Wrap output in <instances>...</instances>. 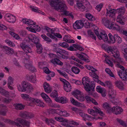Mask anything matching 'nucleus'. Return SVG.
Returning a JSON list of instances; mask_svg holds the SVG:
<instances>
[{"mask_svg": "<svg viewBox=\"0 0 127 127\" xmlns=\"http://www.w3.org/2000/svg\"><path fill=\"white\" fill-rule=\"evenodd\" d=\"M17 87L19 91L22 92L27 91L28 93H30L33 89L30 83L25 81H23L21 83V85H19Z\"/></svg>", "mask_w": 127, "mask_h": 127, "instance_id": "f257e3e1", "label": "nucleus"}, {"mask_svg": "<svg viewBox=\"0 0 127 127\" xmlns=\"http://www.w3.org/2000/svg\"><path fill=\"white\" fill-rule=\"evenodd\" d=\"M82 83L84 86V89L87 91H90L91 89L93 91H95V84L92 83L90 85V81L88 79H86L85 77H84L82 79ZM91 82V83H92Z\"/></svg>", "mask_w": 127, "mask_h": 127, "instance_id": "f03ea898", "label": "nucleus"}, {"mask_svg": "<svg viewBox=\"0 0 127 127\" xmlns=\"http://www.w3.org/2000/svg\"><path fill=\"white\" fill-rule=\"evenodd\" d=\"M117 66L119 68H120L122 71H119L118 72V74L120 78L123 80L127 81V69L125 70V68L123 66L119 64H117Z\"/></svg>", "mask_w": 127, "mask_h": 127, "instance_id": "7ed1b4c3", "label": "nucleus"}, {"mask_svg": "<svg viewBox=\"0 0 127 127\" xmlns=\"http://www.w3.org/2000/svg\"><path fill=\"white\" fill-rule=\"evenodd\" d=\"M17 122L10 121V122H9V123L12 124L16 125L17 126H20L21 125H20L19 124H21L23 125H25L28 127H29L30 122L25 120H23L21 118H18L17 119Z\"/></svg>", "mask_w": 127, "mask_h": 127, "instance_id": "20e7f679", "label": "nucleus"}, {"mask_svg": "<svg viewBox=\"0 0 127 127\" xmlns=\"http://www.w3.org/2000/svg\"><path fill=\"white\" fill-rule=\"evenodd\" d=\"M59 3V5L57 7H55L54 9L59 11L64 12V14L68 16V12L66 11L67 7L66 5L63 2H60Z\"/></svg>", "mask_w": 127, "mask_h": 127, "instance_id": "39448f33", "label": "nucleus"}, {"mask_svg": "<svg viewBox=\"0 0 127 127\" xmlns=\"http://www.w3.org/2000/svg\"><path fill=\"white\" fill-rule=\"evenodd\" d=\"M20 115L21 117L26 119H31L33 117V114L27 111L21 112Z\"/></svg>", "mask_w": 127, "mask_h": 127, "instance_id": "423d86ee", "label": "nucleus"}, {"mask_svg": "<svg viewBox=\"0 0 127 127\" xmlns=\"http://www.w3.org/2000/svg\"><path fill=\"white\" fill-rule=\"evenodd\" d=\"M8 22L11 23H14L15 22L16 19L14 16L9 14H5L4 16Z\"/></svg>", "mask_w": 127, "mask_h": 127, "instance_id": "0eeeda50", "label": "nucleus"}, {"mask_svg": "<svg viewBox=\"0 0 127 127\" xmlns=\"http://www.w3.org/2000/svg\"><path fill=\"white\" fill-rule=\"evenodd\" d=\"M80 92L79 90H76L73 92L72 93V95H74L78 100L82 101H84L85 99L84 97L82 96L80 97L78 96V95H80Z\"/></svg>", "mask_w": 127, "mask_h": 127, "instance_id": "6e6552de", "label": "nucleus"}, {"mask_svg": "<svg viewBox=\"0 0 127 127\" xmlns=\"http://www.w3.org/2000/svg\"><path fill=\"white\" fill-rule=\"evenodd\" d=\"M20 46L26 53H28L31 52V50L30 47L26 45L25 42H23L21 43Z\"/></svg>", "mask_w": 127, "mask_h": 127, "instance_id": "1a4fd4ad", "label": "nucleus"}, {"mask_svg": "<svg viewBox=\"0 0 127 127\" xmlns=\"http://www.w3.org/2000/svg\"><path fill=\"white\" fill-rule=\"evenodd\" d=\"M30 101L31 102L35 103L36 104V105L37 106L42 107L44 106V103L39 100L32 98H30Z\"/></svg>", "mask_w": 127, "mask_h": 127, "instance_id": "9d476101", "label": "nucleus"}, {"mask_svg": "<svg viewBox=\"0 0 127 127\" xmlns=\"http://www.w3.org/2000/svg\"><path fill=\"white\" fill-rule=\"evenodd\" d=\"M107 28L110 29H112L116 30L119 32L121 28L119 26L117 25L114 22L112 23L111 24H110Z\"/></svg>", "mask_w": 127, "mask_h": 127, "instance_id": "9b49d317", "label": "nucleus"}, {"mask_svg": "<svg viewBox=\"0 0 127 127\" xmlns=\"http://www.w3.org/2000/svg\"><path fill=\"white\" fill-rule=\"evenodd\" d=\"M109 38L110 40H107V42L108 43H114L116 42V38L117 37V34H115L114 35H112L111 33H109L108 34Z\"/></svg>", "mask_w": 127, "mask_h": 127, "instance_id": "f8f14e48", "label": "nucleus"}, {"mask_svg": "<svg viewBox=\"0 0 127 127\" xmlns=\"http://www.w3.org/2000/svg\"><path fill=\"white\" fill-rule=\"evenodd\" d=\"M49 1L50 5L54 8L59 5L60 2H63L61 0H50Z\"/></svg>", "mask_w": 127, "mask_h": 127, "instance_id": "ddd939ff", "label": "nucleus"}, {"mask_svg": "<svg viewBox=\"0 0 127 127\" xmlns=\"http://www.w3.org/2000/svg\"><path fill=\"white\" fill-rule=\"evenodd\" d=\"M3 50L5 53L7 54H12L14 53V51L13 49L8 47L6 46H4L3 47Z\"/></svg>", "mask_w": 127, "mask_h": 127, "instance_id": "4468645a", "label": "nucleus"}, {"mask_svg": "<svg viewBox=\"0 0 127 127\" xmlns=\"http://www.w3.org/2000/svg\"><path fill=\"white\" fill-rule=\"evenodd\" d=\"M98 38L100 40L102 39L104 42H107L108 40V37L107 34L105 33L103 34L102 32L100 33V35L98 37Z\"/></svg>", "mask_w": 127, "mask_h": 127, "instance_id": "2eb2a0df", "label": "nucleus"}, {"mask_svg": "<svg viewBox=\"0 0 127 127\" xmlns=\"http://www.w3.org/2000/svg\"><path fill=\"white\" fill-rule=\"evenodd\" d=\"M27 80L34 83H36V79L35 76H27Z\"/></svg>", "mask_w": 127, "mask_h": 127, "instance_id": "dca6fc26", "label": "nucleus"}, {"mask_svg": "<svg viewBox=\"0 0 127 127\" xmlns=\"http://www.w3.org/2000/svg\"><path fill=\"white\" fill-rule=\"evenodd\" d=\"M50 62L54 64H56L61 66L63 64V63L59 59L56 58H55L54 59L51 60Z\"/></svg>", "mask_w": 127, "mask_h": 127, "instance_id": "f3484780", "label": "nucleus"}, {"mask_svg": "<svg viewBox=\"0 0 127 127\" xmlns=\"http://www.w3.org/2000/svg\"><path fill=\"white\" fill-rule=\"evenodd\" d=\"M116 86L119 89L122 90L124 89V84L123 82L120 81H117L115 82Z\"/></svg>", "mask_w": 127, "mask_h": 127, "instance_id": "a211bd4d", "label": "nucleus"}, {"mask_svg": "<svg viewBox=\"0 0 127 127\" xmlns=\"http://www.w3.org/2000/svg\"><path fill=\"white\" fill-rule=\"evenodd\" d=\"M123 111V109L121 107L118 106L115 107L114 114L116 115L121 114Z\"/></svg>", "mask_w": 127, "mask_h": 127, "instance_id": "6ab92c4d", "label": "nucleus"}, {"mask_svg": "<svg viewBox=\"0 0 127 127\" xmlns=\"http://www.w3.org/2000/svg\"><path fill=\"white\" fill-rule=\"evenodd\" d=\"M25 66L27 69L29 70L32 72L35 71L36 70L35 67L33 66L32 64H26Z\"/></svg>", "mask_w": 127, "mask_h": 127, "instance_id": "aec40b11", "label": "nucleus"}, {"mask_svg": "<svg viewBox=\"0 0 127 127\" xmlns=\"http://www.w3.org/2000/svg\"><path fill=\"white\" fill-rule=\"evenodd\" d=\"M102 23L105 26L107 27L110 23V21L107 18L105 17L102 18Z\"/></svg>", "mask_w": 127, "mask_h": 127, "instance_id": "412c9836", "label": "nucleus"}, {"mask_svg": "<svg viewBox=\"0 0 127 127\" xmlns=\"http://www.w3.org/2000/svg\"><path fill=\"white\" fill-rule=\"evenodd\" d=\"M30 40L32 42L34 43L35 44H37L39 43V40L37 37L35 36L34 37L32 36L31 38H29Z\"/></svg>", "mask_w": 127, "mask_h": 127, "instance_id": "4be33fe9", "label": "nucleus"}, {"mask_svg": "<svg viewBox=\"0 0 127 127\" xmlns=\"http://www.w3.org/2000/svg\"><path fill=\"white\" fill-rule=\"evenodd\" d=\"M14 106L15 107V108L18 110H21L24 108L25 106L21 104H14Z\"/></svg>", "mask_w": 127, "mask_h": 127, "instance_id": "5701e85b", "label": "nucleus"}, {"mask_svg": "<svg viewBox=\"0 0 127 127\" xmlns=\"http://www.w3.org/2000/svg\"><path fill=\"white\" fill-rule=\"evenodd\" d=\"M35 26L36 28L35 29L34 28H28V27H27L26 29H28V28H29L30 29V30H31V31L32 32L34 33L36 32V31L38 32L40 31V28L37 25H35Z\"/></svg>", "mask_w": 127, "mask_h": 127, "instance_id": "b1692460", "label": "nucleus"}, {"mask_svg": "<svg viewBox=\"0 0 127 127\" xmlns=\"http://www.w3.org/2000/svg\"><path fill=\"white\" fill-rule=\"evenodd\" d=\"M64 90L67 92H68L71 91V87L69 83L66 85H64Z\"/></svg>", "mask_w": 127, "mask_h": 127, "instance_id": "393cba45", "label": "nucleus"}, {"mask_svg": "<svg viewBox=\"0 0 127 127\" xmlns=\"http://www.w3.org/2000/svg\"><path fill=\"white\" fill-rule=\"evenodd\" d=\"M86 17L90 21H93L95 20V18L90 13H87L86 15Z\"/></svg>", "mask_w": 127, "mask_h": 127, "instance_id": "a878e982", "label": "nucleus"}, {"mask_svg": "<svg viewBox=\"0 0 127 127\" xmlns=\"http://www.w3.org/2000/svg\"><path fill=\"white\" fill-rule=\"evenodd\" d=\"M72 71L75 74H78L80 72V69L77 67L73 66L71 68Z\"/></svg>", "mask_w": 127, "mask_h": 127, "instance_id": "bb28decb", "label": "nucleus"}, {"mask_svg": "<svg viewBox=\"0 0 127 127\" xmlns=\"http://www.w3.org/2000/svg\"><path fill=\"white\" fill-rule=\"evenodd\" d=\"M79 21L77 20L73 24V27L74 29L76 30V29H81L80 26L79 25Z\"/></svg>", "mask_w": 127, "mask_h": 127, "instance_id": "cd10ccee", "label": "nucleus"}, {"mask_svg": "<svg viewBox=\"0 0 127 127\" xmlns=\"http://www.w3.org/2000/svg\"><path fill=\"white\" fill-rule=\"evenodd\" d=\"M77 6L81 10L83 11L84 9L85 8V6L83 4L80 2H78L77 3Z\"/></svg>", "mask_w": 127, "mask_h": 127, "instance_id": "c85d7f7f", "label": "nucleus"}, {"mask_svg": "<svg viewBox=\"0 0 127 127\" xmlns=\"http://www.w3.org/2000/svg\"><path fill=\"white\" fill-rule=\"evenodd\" d=\"M70 100L71 103L74 105L76 106H80L81 103L77 101H76L73 98H71Z\"/></svg>", "mask_w": 127, "mask_h": 127, "instance_id": "c756f323", "label": "nucleus"}, {"mask_svg": "<svg viewBox=\"0 0 127 127\" xmlns=\"http://www.w3.org/2000/svg\"><path fill=\"white\" fill-rule=\"evenodd\" d=\"M72 46L76 48L77 50H78L81 51H83L84 50V49L82 47L79 45H78L75 44H73Z\"/></svg>", "mask_w": 127, "mask_h": 127, "instance_id": "7c9ffc66", "label": "nucleus"}, {"mask_svg": "<svg viewBox=\"0 0 127 127\" xmlns=\"http://www.w3.org/2000/svg\"><path fill=\"white\" fill-rule=\"evenodd\" d=\"M0 93L3 95L6 96H7L9 95V92H6L5 90L3 89L0 86Z\"/></svg>", "mask_w": 127, "mask_h": 127, "instance_id": "2f4dec72", "label": "nucleus"}, {"mask_svg": "<svg viewBox=\"0 0 127 127\" xmlns=\"http://www.w3.org/2000/svg\"><path fill=\"white\" fill-rule=\"evenodd\" d=\"M94 108L95 109L94 111L95 112L96 114H97V113H98L101 116H102V115L103 114V113L100 110V108H99V110L97 108L95 107H94Z\"/></svg>", "mask_w": 127, "mask_h": 127, "instance_id": "473e14b6", "label": "nucleus"}, {"mask_svg": "<svg viewBox=\"0 0 127 127\" xmlns=\"http://www.w3.org/2000/svg\"><path fill=\"white\" fill-rule=\"evenodd\" d=\"M3 107H5V105L3 104L0 105V114L4 116L5 115V112L4 111H2V109Z\"/></svg>", "mask_w": 127, "mask_h": 127, "instance_id": "72a5a7b5", "label": "nucleus"}, {"mask_svg": "<svg viewBox=\"0 0 127 127\" xmlns=\"http://www.w3.org/2000/svg\"><path fill=\"white\" fill-rule=\"evenodd\" d=\"M50 96L53 98L58 97V95L57 92L56 90H54L50 94Z\"/></svg>", "mask_w": 127, "mask_h": 127, "instance_id": "f704fd0d", "label": "nucleus"}, {"mask_svg": "<svg viewBox=\"0 0 127 127\" xmlns=\"http://www.w3.org/2000/svg\"><path fill=\"white\" fill-rule=\"evenodd\" d=\"M109 97L110 98L114 99L115 98V95L114 92L112 90H110L109 91Z\"/></svg>", "mask_w": 127, "mask_h": 127, "instance_id": "c9c22d12", "label": "nucleus"}, {"mask_svg": "<svg viewBox=\"0 0 127 127\" xmlns=\"http://www.w3.org/2000/svg\"><path fill=\"white\" fill-rule=\"evenodd\" d=\"M116 12H118L121 14H124L125 13L124 8H121L118 9L116 10Z\"/></svg>", "mask_w": 127, "mask_h": 127, "instance_id": "e433bc0d", "label": "nucleus"}, {"mask_svg": "<svg viewBox=\"0 0 127 127\" xmlns=\"http://www.w3.org/2000/svg\"><path fill=\"white\" fill-rule=\"evenodd\" d=\"M59 44L62 47L65 48H68L69 47V45L66 42H63V43L60 42L59 43Z\"/></svg>", "mask_w": 127, "mask_h": 127, "instance_id": "4c0bfd02", "label": "nucleus"}, {"mask_svg": "<svg viewBox=\"0 0 127 127\" xmlns=\"http://www.w3.org/2000/svg\"><path fill=\"white\" fill-rule=\"evenodd\" d=\"M113 54L112 56L116 58H119L120 56L119 53L118 51L114 52L112 53Z\"/></svg>", "mask_w": 127, "mask_h": 127, "instance_id": "58836bf2", "label": "nucleus"}, {"mask_svg": "<svg viewBox=\"0 0 127 127\" xmlns=\"http://www.w3.org/2000/svg\"><path fill=\"white\" fill-rule=\"evenodd\" d=\"M41 36L45 41L49 42L52 41V40L50 38L47 37L44 34L41 35Z\"/></svg>", "mask_w": 127, "mask_h": 127, "instance_id": "ea45409f", "label": "nucleus"}, {"mask_svg": "<svg viewBox=\"0 0 127 127\" xmlns=\"http://www.w3.org/2000/svg\"><path fill=\"white\" fill-rule=\"evenodd\" d=\"M68 100L65 97H61L60 98V102L62 103H66L67 102Z\"/></svg>", "mask_w": 127, "mask_h": 127, "instance_id": "a19ab883", "label": "nucleus"}, {"mask_svg": "<svg viewBox=\"0 0 127 127\" xmlns=\"http://www.w3.org/2000/svg\"><path fill=\"white\" fill-rule=\"evenodd\" d=\"M60 112H61L60 114L61 115H62L63 116L67 117L69 116V114L67 113V112L66 111H62L61 110H60Z\"/></svg>", "mask_w": 127, "mask_h": 127, "instance_id": "79ce46f5", "label": "nucleus"}, {"mask_svg": "<svg viewBox=\"0 0 127 127\" xmlns=\"http://www.w3.org/2000/svg\"><path fill=\"white\" fill-rule=\"evenodd\" d=\"M91 75L94 78L93 80L95 82H96V81L95 80H96V79H98L99 76L96 75L95 72L93 73H91Z\"/></svg>", "mask_w": 127, "mask_h": 127, "instance_id": "37998d69", "label": "nucleus"}, {"mask_svg": "<svg viewBox=\"0 0 127 127\" xmlns=\"http://www.w3.org/2000/svg\"><path fill=\"white\" fill-rule=\"evenodd\" d=\"M88 111L89 113L93 116H95L97 115L96 114L94 110L93 109H88Z\"/></svg>", "mask_w": 127, "mask_h": 127, "instance_id": "c03bdc74", "label": "nucleus"}, {"mask_svg": "<svg viewBox=\"0 0 127 127\" xmlns=\"http://www.w3.org/2000/svg\"><path fill=\"white\" fill-rule=\"evenodd\" d=\"M105 83L106 85L109 89H111L112 88V84L111 83L110 81H107Z\"/></svg>", "mask_w": 127, "mask_h": 127, "instance_id": "a18cd8bd", "label": "nucleus"}, {"mask_svg": "<svg viewBox=\"0 0 127 127\" xmlns=\"http://www.w3.org/2000/svg\"><path fill=\"white\" fill-rule=\"evenodd\" d=\"M8 85H12L13 83V79L11 76H9L8 79Z\"/></svg>", "mask_w": 127, "mask_h": 127, "instance_id": "49530a36", "label": "nucleus"}, {"mask_svg": "<svg viewBox=\"0 0 127 127\" xmlns=\"http://www.w3.org/2000/svg\"><path fill=\"white\" fill-rule=\"evenodd\" d=\"M94 91H92L91 89L90 91L87 92H88V93L89 95H92L94 97H97L98 96L95 93H93Z\"/></svg>", "mask_w": 127, "mask_h": 127, "instance_id": "de8ad7c7", "label": "nucleus"}, {"mask_svg": "<svg viewBox=\"0 0 127 127\" xmlns=\"http://www.w3.org/2000/svg\"><path fill=\"white\" fill-rule=\"evenodd\" d=\"M60 111L59 109H57L56 110L52 109L51 110V113L52 114H54L55 113H61V112H59Z\"/></svg>", "mask_w": 127, "mask_h": 127, "instance_id": "09e8293b", "label": "nucleus"}, {"mask_svg": "<svg viewBox=\"0 0 127 127\" xmlns=\"http://www.w3.org/2000/svg\"><path fill=\"white\" fill-rule=\"evenodd\" d=\"M85 98L86 101L88 103L91 102V101H92V98L88 96H86Z\"/></svg>", "mask_w": 127, "mask_h": 127, "instance_id": "8fccbe9b", "label": "nucleus"}, {"mask_svg": "<svg viewBox=\"0 0 127 127\" xmlns=\"http://www.w3.org/2000/svg\"><path fill=\"white\" fill-rule=\"evenodd\" d=\"M83 20L84 19H83V20H80L79 21V25H81V26H80L81 29L83 27L85 24V20L84 21Z\"/></svg>", "mask_w": 127, "mask_h": 127, "instance_id": "3c124183", "label": "nucleus"}, {"mask_svg": "<svg viewBox=\"0 0 127 127\" xmlns=\"http://www.w3.org/2000/svg\"><path fill=\"white\" fill-rule=\"evenodd\" d=\"M114 108L115 107H113L112 108H111L110 107L107 110L109 113L113 112L114 114Z\"/></svg>", "mask_w": 127, "mask_h": 127, "instance_id": "603ef678", "label": "nucleus"}, {"mask_svg": "<svg viewBox=\"0 0 127 127\" xmlns=\"http://www.w3.org/2000/svg\"><path fill=\"white\" fill-rule=\"evenodd\" d=\"M58 55L61 58L63 59H67L69 58L67 56H66L62 54H61V55H59L58 54Z\"/></svg>", "mask_w": 127, "mask_h": 127, "instance_id": "864d4df0", "label": "nucleus"}, {"mask_svg": "<svg viewBox=\"0 0 127 127\" xmlns=\"http://www.w3.org/2000/svg\"><path fill=\"white\" fill-rule=\"evenodd\" d=\"M20 35L23 37H26L27 36V32L25 31H23L21 32Z\"/></svg>", "mask_w": 127, "mask_h": 127, "instance_id": "5fc2aeb1", "label": "nucleus"}, {"mask_svg": "<svg viewBox=\"0 0 127 127\" xmlns=\"http://www.w3.org/2000/svg\"><path fill=\"white\" fill-rule=\"evenodd\" d=\"M21 95L22 97L24 99L25 98H29L30 101V98H31V97H30V96L29 95L26 94H22Z\"/></svg>", "mask_w": 127, "mask_h": 127, "instance_id": "6e6d98bb", "label": "nucleus"}, {"mask_svg": "<svg viewBox=\"0 0 127 127\" xmlns=\"http://www.w3.org/2000/svg\"><path fill=\"white\" fill-rule=\"evenodd\" d=\"M60 80L61 81L63 82V83H64V85H66L68 83H69L65 79L62 78H60Z\"/></svg>", "mask_w": 127, "mask_h": 127, "instance_id": "4d7b16f0", "label": "nucleus"}, {"mask_svg": "<svg viewBox=\"0 0 127 127\" xmlns=\"http://www.w3.org/2000/svg\"><path fill=\"white\" fill-rule=\"evenodd\" d=\"M44 88L45 92L47 93H50L51 92V90L49 87H45L44 86Z\"/></svg>", "mask_w": 127, "mask_h": 127, "instance_id": "13d9d810", "label": "nucleus"}, {"mask_svg": "<svg viewBox=\"0 0 127 127\" xmlns=\"http://www.w3.org/2000/svg\"><path fill=\"white\" fill-rule=\"evenodd\" d=\"M85 26L86 28H90V24L89 22H88L87 21L86 22L85 20Z\"/></svg>", "mask_w": 127, "mask_h": 127, "instance_id": "bf43d9fd", "label": "nucleus"}, {"mask_svg": "<svg viewBox=\"0 0 127 127\" xmlns=\"http://www.w3.org/2000/svg\"><path fill=\"white\" fill-rule=\"evenodd\" d=\"M95 80L96 81V82L98 83H99L102 85L103 86H105V84L104 83L102 82H101L100 80H99L98 79H96Z\"/></svg>", "mask_w": 127, "mask_h": 127, "instance_id": "052dcab7", "label": "nucleus"}, {"mask_svg": "<svg viewBox=\"0 0 127 127\" xmlns=\"http://www.w3.org/2000/svg\"><path fill=\"white\" fill-rule=\"evenodd\" d=\"M96 89L97 90V91L100 93H102L103 92L102 88H100V86H97L96 88Z\"/></svg>", "mask_w": 127, "mask_h": 127, "instance_id": "680f3d73", "label": "nucleus"}, {"mask_svg": "<svg viewBox=\"0 0 127 127\" xmlns=\"http://www.w3.org/2000/svg\"><path fill=\"white\" fill-rule=\"evenodd\" d=\"M76 56L78 57L79 59H81V60L83 59L84 58H85L83 55L81 54L76 53Z\"/></svg>", "mask_w": 127, "mask_h": 127, "instance_id": "e2e57ef3", "label": "nucleus"}, {"mask_svg": "<svg viewBox=\"0 0 127 127\" xmlns=\"http://www.w3.org/2000/svg\"><path fill=\"white\" fill-rule=\"evenodd\" d=\"M115 11H116V10L115 9H113L112 10H109V14H110V15H111V14L112 15V16L114 15L115 14L114 12Z\"/></svg>", "mask_w": 127, "mask_h": 127, "instance_id": "0e129e2a", "label": "nucleus"}, {"mask_svg": "<svg viewBox=\"0 0 127 127\" xmlns=\"http://www.w3.org/2000/svg\"><path fill=\"white\" fill-rule=\"evenodd\" d=\"M44 100L47 102L50 103L52 101L51 100L48 95H47L46 97L44 99Z\"/></svg>", "mask_w": 127, "mask_h": 127, "instance_id": "69168bd1", "label": "nucleus"}, {"mask_svg": "<svg viewBox=\"0 0 127 127\" xmlns=\"http://www.w3.org/2000/svg\"><path fill=\"white\" fill-rule=\"evenodd\" d=\"M54 35L55 36L60 38H61L62 37V35L59 33H54Z\"/></svg>", "mask_w": 127, "mask_h": 127, "instance_id": "338daca9", "label": "nucleus"}, {"mask_svg": "<svg viewBox=\"0 0 127 127\" xmlns=\"http://www.w3.org/2000/svg\"><path fill=\"white\" fill-rule=\"evenodd\" d=\"M119 32L122 33L123 34L127 36V31H124L121 28Z\"/></svg>", "mask_w": 127, "mask_h": 127, "instance_id": "774afa93", "label": "nucleus"}]
</instances>
